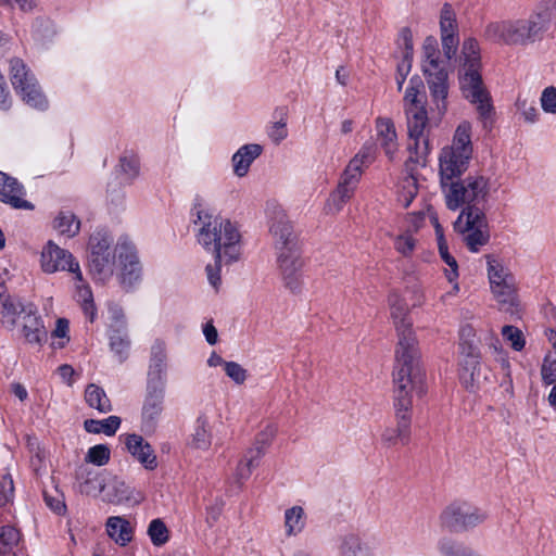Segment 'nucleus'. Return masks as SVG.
Listing matches in <instances>:
<instances>
[{
	"label": "nucleus",
	"mask_w": 556,
	"mask_h": 556,
	"mask_svg": "<svg viewBox=\"0 0 556 556\" xmlns=\"http://www.w3.org/2000/svg\"><path fill=\"white\" fill-rule=\"evenodd\" d=\"M393 381L396 425L384 428L381 441L387 446L407 445L412 435L413 395L421 396L426 393L425 374L397 369L393 372Z\"/></svg>",
	"instance_id": "obj_1"
},
{
	"label": "nucleus",
	"mask_w": 556,
	"mask_h": 556,
	"mask_svg": "<svg viewBox=\"0 0 556 556\" xmlns=\"http://www.w3.org/2000/svg\"><path fill=\"white\" fill-rule=\"evenodd\" d=\"M462 66L458 72L459 89L463 97L476 106L483 129L490 131L495 121L492 98L483 84L479 43L473 38L463 42Z\"/></svg>",
	"instance_id": "obj_2"
},
{
	"label": "nucleus",
	"mask_w": 556,
	"mask_h": 556,
	"mask_svg": "<svg viewBox=\"0 0 556 556\" xmlns=\"http://www.w3.org/2000/svg\"><path fill=\"white\" fill-rule=\"evenodd\" d=\"M556 0H543L527 18L502 20L485 26L484 37L508 46H528L540 41L548 29Z\"/></svg>",
	"instance_id": "obj_3"
},
{
	"label": "nucleus",
	"mask_w": 556,
	"mask_h": 556,
	"mask_svg": "<svg viewBox=\"0 0 556 556\" xmlns=\"http://www.w3.org/2000/svg\"><path fill=\"white\" fill-rule=\"evenodd\" d=\"M425 85L422 79L415 75L409 79L404 96V109L407 121L408 161L425 166L430 154L429 140L430 124L425 105Z\"/></svg>",
	"instance_id": "obj_4"
},
{
	"label": "nucleus",
	"mask_w": 556,
	"mask_h": 556,
	"mask_svg": "<svg viewBox=\"0 0 556 556\" xmlns=\"http://www.w3.org/2000/svg\"><path fill=\"white\" fill-rule=\"evenodd\" d=\"M194 224L199 226L197 240L206 252L218 260H225V264L235 263L240 258L241 233L235 223L220 215L200 211Z\"/></svg>",
	"instance_id": "obj_5"
},
{
	"label": "nucleus",
	"mask_w": 556,
	"mask_h": 556,
	"mask_svg": "<svg viewBox=\"0 0 556 556\" xmlns=\"http://www.w3.org/2000/svg\"><path fill=\"white\" fill-rule=\"evenodd\" d=\"M390 314L396 333L397 345L395 350L396 366L394 370L407 369L408 372H424L419 366L418 341L412 329L413 323L408 318L407 305L397 293H391L388 298Z\"/></svg>",
	"instance_id": "obj_6"
},
{
	"label": "nucleus",
	"mask_w": 556,
	"mask_h": 556,
	"mask_svg": "<svg viewBox=\"0 0 556 556\" xmlns=\"http://www.w3.org/2000/svg\"><path fill=\"white\" fill-rule=\"evenodd\" d=\"M489 191L490 179L482 175L459 178L442 189L446 207L451 211L463 207L462 212L482 210L480 205L486 201Z\"/></svg>",
	"instance_id": "obj_7"
},
{
	"label": "nucleus",
	"mask_w": 556,
	"mask_h": 556,
	"mask_svg": "<svg viewBox=\"0 0 556 556\" xmlns=\"http://www.w3.org/2000/svg\"><path fill=\"white\" fill-rule=\"evenodd\" d=\"M486 275L490 291L501 309L513 312L518 305V286L509 267L494 254H486Z\"/></svg>",
	"instance_id": "obj_8"
},
{
	"label": "nucleus",
	"mask_w": 556,
	"mask_h": 556,
	"mask_svg": "<svg viewBox=\"0 0 556 556\" xmlns=\"http://www.w3.org/2000/svg\"><path fill=\"white\" fill-rule=\"evenodd\" d=\"M9 76L14 90L27 105L39 111L48 109V99L41 91L37 78L22 59L10 60Z\"/></svg>",
	"instance_id": "obj_9"
},
{
	"label": "nucleus",
	"mask_w": 556,
	"mask_h": 556,
	"mask_svg": "<svg viewBox=\"0 0 556 556\" xmlns=\"http://www.w3.org/2000/svg\"><path fill=\"white\" fill-rule=\"evenodd\" d=\"M370 157V150L363 148L348 164L339 184L327 201L328 211L340 212L346 202L353 197L362 176V168L366 160Z\"/></svg>",
	"instance_id": "obj_10"
},
{
	"label": "nucleus",
	"mask_w": 556,
	"mask_h": 556,
	"mask_svg": "<svg viewBox=\"0 0 556 556\" xmlns=\"http://www.w3.org/2000/svg\"><path fill=\"white\" fill-rule=\"evenodd\" d=\"M112 242L104 230H98L89 238V267L97 280L106 281L114 274L117 255L111 249Z\"/></svg>",
	"instance_id": "obj_11"
},
{
	"label": "nucleus",
	"mask_w": 556,
	"mask_h": 556,
	"mask_svg": "<svg viewBox=\"0 0 556 556\" xmlns=\"http://www.w3.org/2000/svg\"><path fill=\"white\" fill-rule=\"evenodd\" d=\"M117 255V279L126 291L134 290L142 280L143 269L135 244L121 237L115 245Z\"/></svg>",
	"instance_id": "obj_12"
},
{
	"label": "nucleus",
	"mask_w": 556,
	"mask_h": 556,
	"mask_svg": "<svg viewBox=\"0 0 556 556\" xmlns=\"http://www.w3.org/2000/svg\"><path fill=\"white\" fill-rule=\"evenodd\" d=\"M454 229L463 235V241L472 253L479 252L490 240L488 220L483 210L460 212L454 222Z\"/></svg>",
	"instance_id": "obj_13"
},
{
	"label": "nucleus",
	"mask_w": 556,
	"mask_h": 556,
	"mask_svg": "<svg viewBox=\"0 0 556 556\" xmlns=\"http://www.w3.org/2000/svg\"><path fill=\"white\" fill-rule=\"evenodd\" d=\"M278 428L274 424H267L254 438L252 445L245 450L241 459L238 462L235 478L237 482L247 481L253 470L261 464V459L266 454L268 447L277 434Z\"/></svg>",
	"instance_id": "obj_14"
},
{
	"label": "nucleus",
	"mask_w": 556,
	"mask_h": 556,
	"mask_svg": "<svg viewBox=\"0 0 556 556\" xmlns=\"http://www.w3.org/2000/svg\"><path fill=\"white\" fill-rule=\"evenodd\" d=\"M486 518L484 510L466 502H454L440 515L442 527L452 532L468 531L484 522Z\"/></svg>",
	"instance_id": "obj_15"
},
{
	"label": "nucleus",
	"mask_w": 556,
	"mask_h": 556,
	"mask_svg": "<svg viewBox=\"0 0 556 556\" xmlns=\"http://www.w3.org/2000/svg\"><path fill=\"white\" fill-rule=\"evenodd\" d=\"M41 268L47 274H53L61 270H68L74 275V279L78 282L83 281V273L78 262L73 254L56 245L53 241H49L41 252Z\"/></svg>",
	"instance_id": "obj_16"
},
{
	"label": "nucleus",
	"mask_w": 556,
	"mask_h": 556,
	"mask_svg": "<svg viewBox=\"0 0 556 556\" xmlns=\"http://www.w3.org/2000/svg\"><path fill=\"white\" fill-rule=\"evenodd\" d=\"M303 260L301 250H285L277 253V265L283 285L292 293H299L303 287Z\"/></svg>",
	"instance_id": "obj_17"
},
{
	"label": "nucleus",
	"mask_w": 556,
	"mask_h": 556,
	"mask_svg": "<svg viewBox=\"0 0 556 556\" xmlns=\"http://www.w3.org/2000/svg\"><path fill=\"white\" fill-rule=\"evenodd\" d=\"M470 154L454 149L443 148L439 155V174L441 190L460 178L467 170Z\"/></svg>",
	"instance_id": "obj_18"
},
{
	"label": "nucleus",
	"mask_w": 556,
	"mask_h": 556,
	"mask_svg": "<svg viewBox=\"0 0 556 556\" xmlns=\"http://www.w3.org/2000/svg\"><path fill=\"white\" fill-rule=\"evenodd\" d=\"M165 388L147 387L142 409L141 428L153 432L164 410Z\"/></svg>",
	"instance_id": "obj_19"
},
{
	"label": "nucleus",
	"mask_w": 556,
	"mask_h": 556,
	"mask_svg": "<svg viewBox=\"0 0 556 556\" xmlns=\"http://www.w3.org/2000/svg\"><path fill=\"white\" fill-rule=\"evenodd\" d=\"M440 34L444 56L455 58L459 46L458 25L456 15L448 3H445L440 14Z\"/></svg>",
	"instance_id": "obj_20"
},
{
	"label": "nucleus",
	"mask_w": 556,
	"mask_h": 556,
	"mask_svg": "<svg viewBox=\"0 0 556 556\" xmlns=\"http://www.w3.org/2000/svg\"><path fill=\"white\" fill-rule=\"evenodd\" d=\"M459 379L462 384L469 391H473L479 383L481 371V354L479 348L464 345L459 352Z\"/></svg>",
	"instance_id": "obj_21"
},
{
	"label": "nucleus",
	"mask_w": 556,
	"mask_h": 556,
	"mask_svg": "<svg viewBox=\"0 0 556 556\" xmlns=\"http://www.w3.org/2000/svg\"><path fill=\"white\" fill-rule=\"evenodd\" d=\"M25 195L24 186L16 178L0 170V201L15 210H34V204Z\"/></svg>",
	"instance_id": "obj_22"
},
{
	"label": "nucleus",
	"mask_w": 556,
	"mask_h": 556,
	"mask_svg": "<svg viewBox=\"0 0 556 556\" xmlns=\"http://www.w3.org/2000/svg\"><path fill=\"white\" fill-rule=\"evenodd\" d=\"M103 492V501L114 505H138L144 500L142 492L118 479L104 486Z\"/></svg>",
	"instance_id": "obj_23"
},
{
	"label": "nucleus",
	"mask_w": 556,
	"mask_h": 556,
	"mask_svg": "<svg viewBox=\"0 0 556 556\" xmlns=\"http://www.w3.org/2000/svg\"><path fill=\"white\" fill-rule=\"evenodd\" d=\"M432 103L439 115L447 110V97L450 90L447 71L425 74Z\"/></svg>",
	"instance_id": "obj_24"
},
{
	"label": "nucleus",
	"mask_w": 556,
	"mask_h": 556,
	"mask_svg": "<svg viewBox=\"0 0 556 556\" xmlns=\"http://www.w3.org/2000/svg\"><path fill=\"white\" fill-rule=\"evenodd\" d=\"M270 232L274 237L275 248L278 252L299 249L293 227L283 212H278L270 225Z\"/></svg>",
	"instance_id": "obj_25"
},
{
	"label": "nucleus",
	"mask_w": 556,
	"mask_h": 556,
	"mask_svg": "<svg viewBox=\"0 0 556 556\" xmlns=\"http://www.w3.org/2000/svg\"><path fill=\"white\" fill-rule=\"evenodd\" d=\"M127 451L147 469L154 470L157 467V459L149 442L141 435L131 433L125 441Z\"/></svg>",
	"instance_id": "obj_26"
},
{
	"label": "nucleus",
	"mask_w": 556,
	"mask_h": 556,
	"mask_svg": "<svg viewBox=\"0 0 556 556\" xmlns=\"http://www.w3.org/2000/svg\"><path fill=\"white\" fill-rule=\"evenodd\" d=\"M22 332L25 340L30 344L41 345L47 340V331L43 321L38 316L33 306H28V312L22 316Z\"/></svg>",
	"instance_id": "obj_27"
},
{
	"label": "nucleus",
	"mask_w": 556,
	"mask_h": 556,
	"mask_svg": "<svg viewBox=\"0 0 556 556\" xmlns=\"http://www.w3.org/2000/svg\"><path fill=\"white\" fill-rule=\"evenodd\" d=\"M263 147L258 143H248L240 147L232 155L233 173L238 177L248 174L251 164L262 154Z\"/></svg>",
	"instance_id": "obj_28"
},
{
	"label": "nucleus",
	"mask_w": 556,
	"mask_h": 556,
	"mask_svg": "<svg viewBox=\"0 0 556 556\" xmlns=\"http://www.w3.org/2000/svg\"><path fill=\"white\" fill-rule=\"evenodd\" d=\"M105 528L108 535L119 546H126L132 540L134 529L124 517H109Z\"/></svg>",
	"instance_id": "obj_29"
},
{
	"label": "nucleus",
	"mask_w": 556,
	"mask_h": 556,
	"mask_svg": "<svg viewBox=\"0 0 556 556\" xmlns=\"http://www.w3.org/2000/svg\"><path fill=\"white\" fill-rule=\"evenodd\" d=\"M213 434L210 418L205 413L200 414L194 422L190 445L193 448L207 451L212 445Z\"/></svg>",
	"instance_id": "obj_30"
},
{
	"label": "nucleus",
	"mask_w": 556,
	"mask_h": 556,
	"mask_svg": "<svg viewBox=\"0 0 556 556\" xmlns=\"http://www.w3.org/2000/svg\"><path fill=\"white\" fill-rule=\"evenodd\" d=\"M376 129L381 148L392 159L397 149V136L393 122L390 118L379 117L376 121Z\"/></svg>",
	"instance_id": "obj_31"
},
{
	"label": "nucleus",
	"mask_w": 556,
	"mask_h": 556,
	"mask_svg": "<svg viewBox=\"0 0 556 556\" xmlns=\"http://www.w3.org/2000/svg\"><path fill=\"white\" fill-rule=\"evenodd\" d=\"M306 525L307 515L302 506L294 505L285 510L283 528L286 536H298L304 531Z\"/></svg>",
	"instance_id": "obj_32"
},
{
	"label": "nucleus",
	"mask_w": 556,
	"mask_h": 556,
	"mask_svg": "<svg viewBox=\"0 0 556 556\" xmlns=\"http://www.w3.org/2000/svg\"><path fill=\"white\" fill-rule=\"evenodd\" d=\"M422 53H424V63H422V72L424 74L441 72L445 71L441 59H440V50L438 48V40L433 36H428L422 45Z\"/></svg>",
	"instance_id": "obj_33"
},
{
	"label": "nucleus",
	"mask_w": 556,
	"mask_h": 556,
	"mask_svg": "<svg viewBox=\"0 0 556 556\" xmlns=\"http://www.w3.org/2000/svg\"><path fill=\"white\" fill-rule=\"evenodd\" d=\"M109 344L110 350L117 357L119 363L127 359L130 349V340L127 333V329L109 328Z\"/></svg>",
	"instance_id": "obj_34"
},
{
	"label": "nucleus",
	"mask_w": 556,
	"mask_h": 556,
	"mask_svg": "<svg viewBox=\"0 0 556 556\" xmlns=\"http://www.w3.org/2000/svg\"><path fill=\"white\" fill-rule=\"evenodd\" d=\"M77 480L83 494L96 496L104 490V480L94 470L80 468L77 472Z\"/></svg>",
	"instance_id": "obj_35"
},
{
	"label": "nucleus",
	"mask_w": 556,
	"mask_h": 556,
	"mask_svg": "<svg viewBox=\"0 0 556 556\" xmlns=\"http://www.w3.org/2000/svg\"><path fill=\"white\" fill-rule=\"evenodd\" d=\"M85 401L90 408L97 409L101 414L110 413L113 409L104 389L96 383L86 387Z\"/></svg>",
	"instance_id": "obj_36"
},
{
	"label": "nucleus",
	"mask_w": 556,
	"mask_h": 556,
	"mask_svg": "<svg viewBox=\"0 0 556 556\" xmlns=\"http://www.w3.org/2000/svg\"><path fill=\"white\" fill-rule=\"evenodd\" d=\"M53 228L60 236L74 238L80 230V220L71 211H60L53 220Z\"/></svg>",
	"instance_id": "obj_37"
},
{
	"label": "nucleus",
	"mask_w": 556,
	"mask_h": 556,
	"mask_svg": "<svg viewBox=\"0 0 556 556\" xmlns=\"http://www.w3.org/2000/svg\"><path fill=\"white\" fill-rule=\"evenodd\" d=\"M75 281V296L77 302L80 303L81 309L90 323H93L97 317V308L93 301V294L88 283L83 279L81 282Z\"/></svg>",
	"instance_id": "obj_38"
},
{
	"label": "nucleus",
	"mask_w": 556,
	"mask_h": 556,
	"mask_svg": "<svg viewBox=\"0 0 556 556\" xmlns=\"http://www.w3.org/2000/svg\"><path fill=\"white\" fill-rule=\"evenodd\" d=\"M122 419L118 416H109L102 420L86 419L84 428L89 433H104L105 435H114L119 429Z\"/></svg>",
	"instance_id": "obj_39"
},
{
	"label": "nucleus",
	"mask_w": 556,
	"mask_h": 556,
	"mask_svg": "<svg viewBox=\"0 0 556 556\" xmlns=\"http://www.w3.org/2000/svg\"><path fill=\"white\" fill-rule=\"evenodd\" d=\"M340 554L341 556H372L367 544L354 533L346 534L342 538Z\"/></svg>",
	"instance_id": "obj_40"
},
{
	"label": "nucleus",
	"mask_w": 556,
	"mask_h": 556,
	"mask_svg": "<svg viewBox=\"0 0 556 556\" xmlns=\"http://www.w3.org/2000/svg\"><path fill=\"white\" fill-rule=\"evenodd\" d=\"M446 148L472 155L471 124L469 122L464 121L457 126L452 144Z\"/></svg>",
	"instance_id": "obj_41"
},
{
	"label": "nucleus",
	"mask_w": 556,
	"mask_h": 556,
	"mask_svg": "<svg viewBox=\"0 0 556 556\" xmlns=\"http://www.w3.org/2000/svg\"><path fill=\"white\" fill-rule=\"evenodd\" d=\"M418 193L417 178L414 175L404 176L397 187V201L408 207Z\"/></svg>",
	"instance_id": "obj_42"
},
{
	"label": "nucleus",
	"mask_w": 556,
	"mask_h": 556,
	"mask_svg": "<svg viewBox=\"0 0 556 556\" xmlns=\"http://www.w3.org/2000/svg\"><path fill=\"white\" fill-rule=\"evenodd\" d=\"M166 359H150L147 387L165 388Z\"/></svg>",
	"instance_id": "obj_43"
},
{
	"label": "nucleus",
	"mask_w": 556,
	"mask_h": 556,
	"mask_svg": "<svg viewBox=\"0 0 556 556\" xmlns=\"http://www.w3.org/2000/svg\"><path fill=\"white\" fill-rule=\"evenodd\" d=\"M147 534L154 546H163L169 541V530L161 518L152 519L148 526Z\"/></svg>",
	"instance_id": "obj_44"
},
{
	"label": "nucleus",
	"mask_w": 556,
	"mask_h": 556,
	"mask_svg": "<svg viewBox=\"0 0 556 556\" xmlns=\"http://www.w3.org/2000/svg\"><path fill=\"white\" fill-rule=\"evenodd\" d=\"M118 170L124 176L126 182H131L138 177L140 163L135 154L125 153L119 157Z\"/></svg>",
	"instance_id": "obj_45"
},
{
	"label": "nucleus",
	"mask_w": 556,
	"mask_h": 556,
	"mask_svg": "<svg viewBox=\"0 0 556 556\" xmlns=\"http://www.w3.org/2000/svg\"><path fill=\"white\" fill-rule=\"evenodd\" d=\"M20 532L12 526L0 528V556H4L17 545Z\"/></svg>",
	"instance_id": "obj_46"
},
{
	"label": "nucleus",
	"mask_w": 556,
	"mask_h": 556,
	"mask_svg": "<svg viewBox=\"0 0 556 556\" xmlns=\"http://www.w3.org/2000/svg\"><path fill=\"white\" fill-rule=\"evenodd\" d=\"M416 244L417 240L408 230L395 236L393 239L395 251L404 257H409L413 255Z\"/></svg>",
	"instance_id": "obj_47"
},
{
	"label": "nucleus",
	"mask_w": 556,
	"mask_h": 556,
	"mask_svg": "<svg viewBox=\"0 0 556 556\" xmlns=\"http://www.w3.org/2000/svg\"><path fill=\"white\" fill-rule=\"evenodd\" d=\"M439 253L443 262L448 266L445 270V276L450 282H454L458 278V265L455 257L448 252L447 243L438 245Z\"/></svg>",
	"instance_id": "obj_48"
},
{
	"label": "nucleus",
	"mask_w": 556,
	"mask_h": 556,
	"mask_svg": "<svg viewBox=\"0 0 556 556\" xmlns=\"http://www.w3.org/2000/svg\"><path fill=\"white\" fill-rule=\"evenodd\" d=\"M110 448L105 444L91 446L86 455V462L96 466H104L110 460Z\"/></svg>",
	"instance_id": "obj_49"
},
{
	"label": "nucleus",
	"mask_w": 556,
	"mask_h": 556,
	"mask_svg": "<svg viewBox=\"0 0 556 556\" xmlns=\"http://www.w3.org/2000/svg\"><path fill=\"white\" fill-rule=\"evenodd\" d=\"M515 105L527 123L534 124L538 121L539 112L534 101H529L527 98L518 96Z\"/></svg>",
	"instance_id": "obj_50"
},
{
	"label": "nucleus",
	"mask_w": 556,
	"mask_h": 556,
	"mask_svg": "<svg viewBox=\"0 0 556 556\" xmlns=\"http://www.w3.org/2000/svg\"><path fill=\"white\" fill-rule=\"evenodd\" d=\"M503 338L510 342L511 348L515 351H521L525 348L526 341L522 331L515 326L506 325L502 329Z\"/></svg>",
	"instance_id": "obj_51"
},
{
	"label": "nucleus",
	"mask_w": 556,
	"mask_h": 556,
	"mask_svg": "<svg viewBox=\"0 0 556 556\" xmlns=\"http://www.w3.org/2000/svg\"><path fill=\"white\" fill-rule=\"evenodd\" d=\"M268 136L277 144L287 138V119L282 110L280 112V118L270 125Z\"/></svg>",
	"instance_id": "obj_52"
},
{
	"label": "nucleus",
	"mask_w": 556,
	"mask_h": 556,
	"mask_svg": "<svg viewBox=\"0 0 556 556\" xmlns=\"http://www.w3.org/2000/svg\"><path fill=\"white\" fill-rule=\"evenodd\" d=\"M225 374L236 384H243L248 378V371L237 362L225 363Z\"/></svg>",
	"instance_id": "obj_53"
},
{
	"label": "nucleus",
	"mask_w": 556,
	"mask_h": 556,
	"mask_svg": "<svg viewBox=\"0 0 556 556\" xmlns=\"http://www.w3.org/2000/svg\"><path fill=\"white\" fill-rule=\"evenodd\" d=\"M14 483L10 473L0 477V506H4L13 500Z\"/></svg>",
	"instance_id": "obj_54"
},
{
	"label": "nucleus",
	"mask_w": 556,
	"mask_h": 556,
	"mask_svg": "<svg viewBox=\"0 0 556 556\" xmlns=\"http://www.w3.org/2000/svg\"><path fill=\"white\" fill-rule=\"evenodd\" d=\"M540 103L545 113L556 114V87L549 86L543 89Z\"/></svg>",
	"instance_id": "obj_55"
},
{
	"label": "nucleus",
	"mask_w": 556,
	"mask_h": 556,
	"mask_svg": "<svg viewBox=\"0 0 556 556\" xmlns=\"http://www.w3.org/2000/svg\"><path fill=\"white\" fill-rule=\"evenodd\" d=\"M541 375L545 384H553L556 381V357L552 358L551 354L544 357Z\"/></svg>",
	"instance_id": "obj_56"
},
{
	"label": "nucleus",
	"mask_w": 556,
	"mask_h": 556,
	"mask_svg": "<svg viewBox=\"0 0 556 556\" xmlns=\"http://www.w3.org/2000/svg\"><path fill=\"white\" fill-rule=\"evenodd\" d=\"M223 263H225V260H218L217 256H214V264H208L205 267L207 280L215 289H218L222 283L220 269Z\"/></svg>",
	"instance_id": "obj_57"
},
{
	"label": "nucleus",
	"mask_w": 556,
	"mask_h": 556,
	"mask_svg": "<svg viewBox=\"0 0 556 556\" xmlns=\"http://www.w3.org/2000/svg\"><path fill=\"white\" fill-rule=\"evenodd\" d=\"M109 314L111 319L110 326H113V328L127 329L125 315L123 308L119 305L110 304Z\"/></svg>",
	"instance_id": "obj_58"
},
{
	"label": "nucleus",
	"mask_w": 556,
	"mask_h": 556,
	"mask_svg": "<svg viewBox=\"0 0 556 556\" xmlns=\"http://www.w3.org/2000/svg\"><path fill=\"white\" fill-rule=\"evenodd\" d=\"M475 330L470 325H465L459 331V352H463L464 345H471L478 348L475 342Z\"/></svg>",
	"instance_id": "obj_59"
},
{
	"label": "nucleus",
	"mask_w": 556,
	"mask_h": 556,
	"mask_svg": "<svg viewBox=\"0 0 556 556\" xmlns=\"http://www.w3.org/2000/svg\"><path fill=\"white\" fill-rule=\"evenodd\" d=\"M410 68H412V60H408L407 58H403L402 61L397 64L396 85H397L399 90L402 89L403 84L405 83V79L410 72Z\"/></svg>",
	"instance_id": "obj_60"
},
{
	"label": "nucleus",
	"mask_w": 556,
	"mask_h": 556,
	"mask_svg": "<svg viewBox=\"0 0 556 556\" xmlns=\"http://www.w3.org/2000/svg\"><path fill=\"white\" fill-rule=\"evenodd\" d=\"M400 39L402 40L404 46L403 58L413 60V38L410 29L403 28L400 33Z\"/></svg>",
	"instance_id": "obj_61"
},
{
	"label": "nucleus",
	"mask_w": 556,
	"mask_h": 556,
	"mask_svg": "<svg viewBox=\"0 0 556 556\" xmlns=\"http://www.w3.org/2000/svg\"><path fill=\"white\" fill-rule=\"evenodd\" d=\"M17 5L21 11L29 12L35 8L34 0H0V7L14 8Z\"/></svg>",
	"instance_id": "obj_62"
},
{
	"label": "nucleus",
	"mask_w": 556,
	"mask_h": 556,
	"mask_svg": "<svg viewBox=\"0 0 556 556\" xmlns=\"http://www.w3.org/2000/svg\"><path fill=\"white\" fill-rule=\"evenodd\" d=\"M203 334L210 345H215L217 343L218 332L212 320L203 325Z\"/></svg>",
	"instance_id": "obj_63"
},
{
	"label": "nucleus",
	"mask_w": 556,
	"mask_h": 556,
	"mask_svg": "<svg viewBox=\"0 0 556 556\" xmlns=\"http://www.w3.org/2000/svg\"><path fill=\"white\" fill-rule=\"evenodd\" d=\"M150 359H166V344L163 340H155L151 348Z\"/></svg>",
	"instance_id": "obj_64"
}]
</instances>
